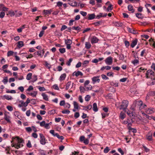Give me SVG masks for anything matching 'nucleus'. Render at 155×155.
Returning <instances> with one entry per match:
<instances>
[{"label":"nucleus","instance_id":"f257e3e1","mask_svg":"<svg viewBox=\"0 0 155 155\" xmlns=\"http://www.w3.org/2000/svg\"><path fill=\"white\" fill-rule=\"evenodd\" d=\"M154 73L152 70H148L146 74L147 78H151L152 80H155Z\"/></svg>","mask_w":155,"mask_h":155},{"label":"nucleus","instance_id":"f03ea898","mask_svg":"<svg viewBox=\"0 0 155 155\" xmlns=\"http://www.w3.org/2000/svg\"><path fill=\"white\" fill-rule=\"evenodd\" d=\"M143 104V102L142 101H137L135 100L131 108L133 111H135L136 110L135 107H136V104H137L139 107L140 106L142 105Z\"/></svg>","mask_w":155,"mask_h":155},{"label":"nucleus","instance_id":"7ed1b4c3","mask_svg":"<svg viewBox=\"0 0 155 155\" xmlns=\"http://www.w3.org/2000/svg\"><path fill=\"white\" fill-rule=\"evenodd\" d=\"M129 104L128 101L127 100H123L122 102V104L120 106V109H123L125 110Z\"/></svg>","mask_w":155,"mask_h":155},{"label":"nucleus","instance_id":"20e7f679","mask_svg":"<svg viewBox=\"0 0 155 155\" xmlns=\"http://www.w3.org/2000/svg\"><path fill=\"white\" fill-rule=\"evenodd\" d=\"M113 58L111 56H109L107 58L104 60L105 63L108 65H111L113 63Z\"/></svg>","mask_w":155,"mask_h":155},{"label":"nucleus","instance_id":"39448f33","mask_svg":"<svg viewBox=\"0 0 155 155\" xmlns=\"http://www.w3.org/2000/svg\"><path fill=\"white\" fill-rule=\"evenodd\" d=\"M39 135L41 139L40 140L41 144L43 145H45L46 142L44 136L42 134H40Z\"/></svg>","mask_w":155,"mask_h":155},{"label":"nucleus","instance_id":"423d86ee","mask_svg":"<svg viewBox=\"0 0 155 155\" xmlns=\"http://www.w3.org/2000/svg\"><path fill=\"white\" fill-rule=\"evenodd\" d=\"M99 76L94 77L92 78V83L94 84L96 83H99L100 81V79H99Z\"/></svg>","mask_w":155,"mask_h":155},{"label":"nucleus","instance_id":"0eeeda50","mask_svg":"<svg viewBox=\"0 0 155 155\" xmlns=\"http://www.w3.org/2000/svg\"><path fill=\"white\" fill-rule=\"evenodd\" d=\"M99 41V40L96 36H93L91 39V42L92 44L97 43Z\"/></svg>","mask_w":155,"mask_h":155},{"label":"nucleus","instance_id":"6e6552de","mask_svg":"<svg viewBox=\"0 0 155 155\" xmlns=\"http://www.w3.org/2000/svg\"><path fill=\"white\" fill-rule=\"evenodd\" d=\"M45 53V51L44 50H42V51H37V52H35L34 53L35 54H37L39 56H40L41 57H42L43 54H44Z\"/></svg>","mask_w":155,"mask_h":155},{"label":"nucleus","instance_id":"1a4fd4ad","mask_svg":"<svg viewBox=\"0 0 155 155\" xmlns=\"http://www.w3.org/2000/svg\"><path fill=\"white\" fill-rule=\"evenodd\" d=\"M12 138L16 139L17 140H18V143L23 144L24 143V141L23 140L22 138H20L18 137H16L15 138L13 137Z\"/></svg>","mask_w":155,"mask_h":155},{"label":"nucleus","instance_id":"9d476101","mask_svg":"<svg viewBox=\"0 0 155 155\" xmlns=\"http://www.w3.org/2000/svg\"><path fill=\"white\" fill-rule=\"evenodd\" d=\"M83 75V73L79 71H78L77 72H74L73 74V76L75 75L77 77L79 75L82 76Z\"/></svg>","mask_w":155,"mask_h":155},{"label":"nucleus","instance_id":"9b49d317","mask_svg":"<svg viewBox=\"0 0 155 155\" xmlns=\"http://www.w3.org/2000/svg\"><path fill=\"white\" fill-rule=\"evenodd\" d=\"M87 15L88 16V20L93 19L95 17V15L94 14H88Z\"/></svg>","mask_w":155,"mask_h":155},{"label":"nucleus","instance_id":"f8f14e48","mask_svg":"<svg viewBox=\"0 0 155 155\" xmlns=\"http://www.w3.org/2000/svg\"><path fill=\"white\" fill-rule=\"evenodd\" d=\"M107 13H105L104 15H103V13H100L98 15L96 16V18L99 19L101 17H105L107 16Z\"/></svg>","mask_w":155,"mask_h":155},{"label":"nucleus","instance_id":"ddd939ff","mask_svg":"<svg viewBox=\"0 0 155 155\" xmlns=\"http://www.w3.org/2000/svg\"><path fill=\"white\" fill-rule=\"evenodd\" d=\"M152 134L150 132L148 133V134L147 135V139L149 141L152 140Z\"/></svg>","mask_w":155,"mask_h":155},{"label":"nucleus","instance_id":"4468645a","mask_svg":"<svg viewBox=\"0 0 155 155\" xmlns=\"http://www.w3.org/2000/svg\"><path fill=\"white\" fill-rule=\"evenodd\" d=\"M137 39H135L133 40L131 44V46L132 48H134L135 46L137 45Z\"/></svg>","mask_w":155,"mask_h":155},{"label":"nucleus","instance_id":"2eb2a0df","mask_svg":"<svg viewBox=\"0 0 155 155\" xmlns=\"http://www.w3.org/2000/svg\"><path fill=\"white\" fill-rule=\"evenodd\" d=\"M127 30L129 32L133 34H136L137 33L136 30L134 29H131L130 28H128Z\"/></svg>","mask_w":155,"mask_h":155},{"label":"nucleus","instance_id":"dca6fc26","mask_svg":"<svg viewBox=\"0 0 155 155\" xmlns=\"http://www.w3.org/2000/svg\"><path fill=\"white\" fill-rule=\"evenodd\" d=\"M52 12V10L51 9L47 10H44L43 11V14L47 15L48 14H50Z\"/></svg>","mask_w":155,"mask_h":155},{"label":"nucleus","instance_id":"f3484780","mask_svg":"<svg viewBox=\"0 0 155 155\" xmlns=\"http://www.w3.org/2000/svg\"><path fill=\"white\" fill-rule=\"evenodd\" d=\"M126 116V115L122 111L120 113L119 117L122 120H123Z\"/></svg>","mask_w":155,"mask_h":155},{"label":"nucleus","instance_id":"a211bd4d","mask_svg":"<svg viewBox=\"0 0 155 155\" xmlns=\"http://www.w3.org/2000/svg\"><path fill=\"white\" fill-rule=\"evenodd\" d=\"M128 9L129 11H131L132 13L134 12V10L133 8V7L132 5H129L128 6Z\"/></svg>","mask_w":155,"mask_h":155},{"label":"nucleus","instance_id":"6ab92c4d","mask_svg":"<svg viewBox=\"0 0 155 155\" xmlns=\"http://www.w3.org/2000/svg\"><path fill=\"white\" fill-rule=\"evenodd\" d=\"M93 110L95 112L98 111L97 104L95 103H94L93 104Z\"/></svg>","mask_w":155,"mask_h":155},{"label":"nucleus","instance_id":"aec40b11","mask_svg":"<svg viewBox=\"0 0 155 155\" xmlns=\"http://www.w3.org/2000/svg\"><path fill=\"white\" fill-rule=\"evenodd\" d=\"M84 108V110H90L92 108V106L91 105H88L87 106H82Z\"/></svg>","mask_w":155,"mask_h":155},{"label":"nucleus","instance_id":"412c9836","mask_svg":"<svg viewBox=\"0 0 155 155\" xmlns=\"http://www.w3.org/2000/svg\"><path fill=\"white\" fill-rule=\"evenodd\" d=\"M41 95L43 97V99L46 101H48V95L45 93H43L41 94Z\"/></svg>","mask_w":155,"mask_h":155},{"label":"nucleus","instance_id":"4be33fe9","mask_svg":"<svg viewBox=\"0 0 155 155\" xmlns=\"http://www.w3.org/2000/svg\"><path fill=\"white\" fill-rule=\"evenodd\" d=\"M146 112L148 114H151L154 112V111L153 109H148L146 110Z\"/></svg>","mask_w":155,"mask_h":155},{"label":"nucleus","instance_id":"5701e85b","mask_svg":"<svg viewBox=\"0 0 155 155\" xmlns=\"http://www.w3.org/2000/svg\"><path fill=\"white\" fill-rule=\"evenodd\" d=\"M24 46L23 42L22 41H19L18 42L17 47L21 48Z\"/></svg>","mask_w":155,"mask_h":155},{"label":"nucleus","instance_id":"b1692460","mask_svg":"<svg viewBox=\"0 0 155 155\" xmlns=\"http://www.w3.org/2000/svg\"><path fill=\"white\" fill-rule=\"evenodd\" d=\"M65 44L66 45H71L72 43V41L70 39L65 40L64 41Z\"/></svg>","mask_w":155,"mask_h":155},{"label":"nucleus","instance_id":"393cba45","mask_svg":"<svg viewBox=\"0 0 155 155\" xmlns=\"http://www.w3.org/2000/svg\"><path fill=\"white\" fill-rule=\"evenodd\" d=\"M73 105L74 109H78L79 108L78 104L76 101L73 102Z\"/></svg>","mask_w":155,"mask_h":155},{"label":"nucleus","instance_id":"a878e982","mask_svg":"<svg viewBox=\"0 0 155 155\" xmlns=\"http://www.w3.org/2000/svg\"><path fill=\"white\" fill-rule=\"evenodd\" d=\"M113 9V5L111 4H110L107 9V12H110Z\"/></svg>","mask_w":155,"mask_h":155},{"label":"nucleus","instance_id":"bb28decb","mask_svg":"<svg viewBox=\"0 0 155 155\" xmlns=\"http://www.w3.org/2000/svg\"><path fill=\"white\" fill-rule=\"evenodd\" d=\"M15 148L17 149H18L19 148L22 147L23 146V144L19 143H15Z\"/></svg>","mask_w":155,"mask_h":155},{"label":"nucleus","instance_id":"cd10ccee","mask_svg":"<svg viewBox=\"0 0 155 155\" xmlns=\"http://www.w3.org/2000/svg\"><path fill=\"white\" fill-rule=\"evenodd\" d=\"M37 93L36 91H34L33 92L29 93L28 94L29 95H31L33 97H36L37 94Z\"/></svg>","mask_w":155,"mask_h":155},{"label":"nucleus","instance_id":"c85d7f7f","mask_svg":"<svg viewBox=\"0 0 155 155\" xmlns=\"http://www.w3.org/2000/svg\"><path fill=\"white\" fill-rule=\"evenodd\" d=\"M85 47L87 49H89L91 47V45L89 42H86L85 43Z\"/></svg>","mask_w":155,"mask_h":155},{"label":"nucleus","instance_id":"c756f323","mask_svg":"<svg viewBox=\"0 0 155 155\" xmlns=\"http://www.w3.org/2000/svg\"><path fill=\"white\" fill-rule=\"evenodd\" d=\"M66 77V74L65 73H64L61 74L60 78V80H64Z\"/></svg>","mask_w":155,"mask_h":155},{"label":"nucleus","instance_id":"7c9ffc66","mask_svg":"<svg viewBox=\"0 0 155 155\" xmlns=\"http://www.w3.org/2000/svg\"><path fill=\"white\" fill-rule=\"evenodd\" d=\"M79 89L81 93H84L85 91H86L85 87L81 86L80 87Z\"/></svg>","mask_w":155,"mask_h":155},{"label":"nucleus","instance_id":"2f4dec72","mask_svg":"<svg viewBox=\"0 0 155 155\" xmlns=\"http://www.w3.org/2000/svg\"><path fill=\"white\" fill-rule=\"evenodd\" d=\"M4 97L8 100H11L12 99L11 96L8 95H5L4 96Z\"/></svg>","mask_w":155,"mask_h":155},{"label":"nucleus","instance_id":"473e14b6","mask_svg":"<svg viewBox=\"0 0 155 155\" xmlns=\"http://www.w3.org/2000/svg\"><path fill=\"white\" fill-rule=\"evenodd\" d=\"M86 89V91H88L89 90H92V87L91 85H89L88 86H86V87H84Z\"/></svg>","mask_w":155,"mask_h":155},{"label":"nucleus","instance_id":"72a5a7b5","mask_svg":"<svg viewBox=\"0 0 155 155\" xmlns=\"http://www.w3.org/2000/svg\"><path fill=\"white\" fill-rule=\"evenodd\" d=\"M30 99H29V98H28L27 99V100L26 101V102H25L24 105L25 106V107L26 106H28V104L29 103H30Z\"/></svg>","mask_w":155,"mask_h":155},{"label":"nucleus","instance_id":"f704fd0d","mask_svg":"<svg viewBox=\"0 0 155 155\" xmlns=\"http://www.w3.org/2000/svg\"><path fill=\"white\" fill-rule=\"evenodd\" d=\"M32 75V73H29L27 75L26 79L28 80H30L31 78Z\"/></svg>","mask_w":155,"mask_h":155},{"label":"nucleus","instance_id":"c9c22d12","mask_svg":"<svg viewBox=\"0 0 155 155\" xmlns=\"http://www.w3.org/2000/svg\"><path fill=\"white\" fill-rule=\"evenodd\" d=\"M136 16L139 18H143V16L142 15L141 13H137L136 14Z\"/></svg>","mask_w":155,"mask_h":155},{"label":"nucleus","instance_id":"e433bc0d","mask_svg":"<svg viewBox=\"0 0 155 155\" xmlns=\"http://www.w3.org/2000/svg\"><path fill=\"white\" fill-rule=\"evenodd\" d=\"M89 61H88L86 60L84 61L82 63V66L83 67H85L87 66V64H88Z\"/></svg>","mask_w":155,"mask_h":155},{"label":"nucleus","instance_id":"4c0bfd02","mask_svg":"<svg viewBox=\"0 0 155 155\" xmlns=\"http://www.w3.org/2000/svg\"><path fill=\"white\" fill-rule=\"evenodd\" d=\"M61 112L62 114H69L70 113V110H62L61 111Z\"/></svg>","mask_w":155,"mask_h":155},{"label":"nucleus","instance_id":"58836bf2","mask_svg":"<svg viewBox=\"0 0 155 155\" xmlns=\"http://www.w3.org/2000/svg\"><path fill=\"white\" fill-rule=\"evenodd\" d=\"M68 4L71 6L74 7L77 6V3L76 2H74V3H68Z\"/></svg>","mask_w":155,"mask_h":155},{"label":"nucleus","instance_id":"ea45409f","mask_svg":"<svg viewBox=\"0 0 155 155\" xmlns=\"http://www.w3.org/2000/svg\"><path fill=\"white\" fill-rule=\"evenodd\" d=\"M60 52L61 53L63 54L65 52V49L64 48H60L59 49Z\"/></svg>","mask_w":155,"mask_h":155},{"label":"nucleus","instance_id":"a19ab883","mask_svg":"<svg viewBox=\"0 0 155 155\" xmlns=\"http://www.w3.org/2000/svg\"><path fill=\"white\" fill-rule=\"evenodd\" d=\"M71 84V82L69 81L67 83L66 85V89L68 90L69 88V87Z\"/></svg>","mask_w":155,"mask_h":155},{"label":"nucleus","instance_id":"79ce46f5","mask_svg":"<svg viewBox=\"0 0 155 155\" xmlns=\"http://www.w3.org/2000/svg\"><path fill=\"white\" fill-rule=\"evenodd\" d=\"M101 21H98L96 22L92 23L93 25H95L96 26H98L101 25Z\"/></svg>","mask_w":155,"mask_h":155},{"label":"nucleus","instance_id":"37998d69","mask_svg":"<svg viewBox=\"0 0 155 155\" xmlns=\"http://www.w3.org/2000/svg\"><path fill=\"white\" fill-rule=\"evenodd\" d=\"M127 114L130 117L133 116L134 114L133 112H131L130 110H128L127 112Z\"/></svg>","mask_w":155,"mask_h":155},{"label":"nucleus","instance_id":"c03bdc74","mask_svg":"<svg viewBox=\"0 0 155 155\" xmlns=\"http://www.w3.org/2000/svg\"><path fill=\"white\" fill-rule=\"evenodd\" d=\"M14 53V52H13L12 51H9L7 53V56L8 57L11 56V55H12Z\"/></svg>","mask_w":155,"mask_h":155},{"label":"nucleus","instance_id":"a18cd8bd","mask_svg":"<svg viewBox=\"0 0 155 155\" xmlns=\"http://www.w3.org/2000/svg\"><path fill=\"white\" fill-rule=\"evenodd\" d=\"M72 29L77 31H80L81 29V28L79 26L73 27L72 28Z\"/></svg>","mask_w":155,"mask_h":155},{"label":"nucleus","instance_id":"49530a36","mask_svg":"<svg viewBox=\"0 0 155 155\" xmlns=\"http://www.w3.org/2000/svg\"><path fill=\"white\" fill-rule=\"evenodd\" d=\"M2 82L5 84H6L8 82V79L7 77H5L2 81Z\"/></svg>","mask_w":155,"mask_h":155},{"label":"nucleus","instance_id":"de8ad7c7","mask_svg":"<svg viewBox=\"0 0 155 155\" xmlns=\"http://www.w3.org/2000/svg\"><path fill=\"white\" fill-rule=\"evenodd\" d=\"M147 106L145 104H142V105H141V106H140V107H139V109L141 110L145 108Z\"/></svg>","mask_w":155,"mask_h":155},{"label":"nucleus","instance_id":"09e8293b","mask_svg":"<svg viewBox=\"0 0 155 155\" xmlns=\"http://www.w3.org/2000/svg\"><path fill=\"white\" fill-rule=\"evenodd\" d=\"M90 96L89 95H87L85 97V101H89L90 99Z\"/></svg>","mask_w":155,"mask_h":155},{"label":"nucleus","instance_id":"8fccbe9b","mask_svg":"<svg viewBox=\"0 0 155 155\" xmlns=\"http://www.w3.org/2000/svg\"><path fill=\"white\" fill-rule=\"evenodd\" d=\"M20 102L21 103L20 104H19L18 106L19 107H21L23 106H24L25 107L24 104L25 102H24L23 101H20Z\"/></svg>","mask_w":155,"mask_h":155},{"label":"nucleus","instance_id":"3c124183","mask_svg":"<svg viewBox=\"0 0 155 155\" xmlns=\"http://www.w3.org/2000/svg\"><path fill=\"white\" fill-rule=\"evenodd\" d=\"M63 3L59 1L57 3V6L60 7L62 6Z\"/></svg>","mask_w":155,"mask_h":155},{"label":"nucleus","instance_id":"603ef678","mask_svg":"<svg viewBox=\"0 0 155 155\" xmlns=\"http://www.w3.org/2000/svg\"><path fill=\"white\" fill-rule=\"evenodd\" d=\"M125 45L127 48H128L130 45L129 42L127 41H124Z\"/></svg>","mask_w":155,"mask_h":155},{"label":"nucleus","instance_id":"864d4df0","mask_svg":"<svg viewBox=\"0 0 155 155\" xmlns=\"http://www.w3.org/2000/svg\"><path fill=\"white\" fill-rule=\"evenodd\" d=\"M5 15V13L3 12H2L0 13V18H3Z\"/></svg>","mask_w":155,"mask_h":155},{"label":"nucleus","instance_id":"5fc2aeb1","mask_svg":"<svg viewBox=\"0 0 155 155\" xmlns=\"http://www.w3.org/2000/svg\"><path fill=\"white\" fill-rule=\"evenodd\" d=\"M114 73L112 72H108L107 74V76L112 77H113L114 76Z\"/></svg>","mask_w":155,"mask_h":155},{"label":"nucleus","instance_id":"6e6d98bb","mask_svg":"<svg viewBox=\"0 0 155 155\" xmlns=\"http://www.w3.org/2000/svg\"><path fill=\"white\" fill-rule=\"evenodd\" d=\"M110 150V149L109 148V147H107L104 150V152L105 153H108L109 151Z\"/></svg>","mask_w":155,"mask_h":155},{"label":"nucleus","instance_id":"4d7b16f0","mask_svg":"<svg viewBox=\"0 0 155 155\" xmlns=\"http://www.w3.org/2000/svg\"><path fill=\"white\" fill-rule=\"evenodd\" d=\"M80 13L83 16H85L87 15V13L86 12L82 11H80Z\"/></svg>","mask_w":155,"mask_h":155},{"label":"nucleus","instance_id":"13d9d810","mask_svg":"<svg viewBox=\"0 0 155 155\" xmlns=\"http://www.w3.org/2000/svg\"><path fill=\"white\" fill-rule=\"evenodd\" d=\"M34 89V88L33 87L31 86H29L28 88L27 89V91H30L31 90H33Z\"/></svg>","mask_w":155,"mask_h":155},{"label":"nucleus","instance_id":"bf43d9fd","mask_svg":"<svg viewBox=\"0 0 155 155\" xmlns=\"http://www.w3.org/2000/svg\"><path fill=\"white\" fill-rule=\"evenodd\" d=\"M138 62H139V61L137 60V59L134 60L132 61V63L134 65L138 64Z\"/></svg>","mask_w":155,"mask_h":155},{"label":"nucleus","instance_id":"052dcab7","mask_svg":"<svg viewBox=\"0 0 155 155\" xmlns=\"http://www.w3.org/2000/svg\"><path fill=\"white\" fill-rule=\"evenodd\" d=\"M7 108L8 110L10 111H12L13 110L12 107L10 106H7Z\"/></svg>","mask_w":155,"mask_h":155},{"label":"nucleus","instance_id":"680f3d73","mask_svg":"<svg viewBox=\"0 0 155 155\" xmlns=\"http://www.w3.org/2000/svg\"><path fill=\"white\" fill-rule=\"evenodd\" d=\"M72 61V59L71 58H70L69 61L66 63V64L68 66H70L71 65V63Z\"/></svg>","mask_w":155,"mask_h":155},{"label":"nucleus","instance_id":"e2e57ef3","mask_svg":"<svg viewBox=\"0 0 155 155\" xmlns=\"http://www.w3.org/2000/svg\"><path fill=\"white\" fill-rule=\"evenodd\" d=\"M90 83V81L88 80L86 81L84 83V87H86Z\"/></svg>","mask_w":155,"mask_h":155},{"label":"nucleus","instance_id":"0e129e2a","mask_svg":"<svg viewBox=\"0 0 155 155\" xmlns=\"http://www.w3.org/2000/svg\"><path fill=\"white\" fill-rule=\"evenodd\" d=\"M71 105L70 104L68 103H66L64 105V107L65 108H69L70 107Z\"/></svg>","mask_w":155,"mask_h":155},{"label":"nucleus","instance_id":"69168bd1","mask_svg":"<svg viewBox=\"0 0 155 155\" xmlns=\"http://www.w3.org/2000/svg\"><path fill=\"white\" fill-rule=\"evenodd\" d=\"M84 143L85 144H88L89 142V140L88 139H84V140L83 141Z\"/></svg>","mask_w":155,"mask_h":155},{"label":"nucleus","instance_id":"338daca9","mask_svg":"<svg viewBox=\"0 0 155 155\" xmlns=\"http://www.w3.org/2000/svg\"><path fill=\"white\" fill-rule=\"evenodd\" d=\"M85 137L84 136H81L80 137L79 140L80 141L83 142L84 140Z\"/></svg>","mask_w":155,"mask_h":155},{"label":"nucleus","instance_id":"774afa93","mask_svg":"<svg viewBox=\"0 0 155 155\" xmlns=\"http://www.w3.org/2000/svg\"><path fill=\"white\" fill-rule=\"evenodd\" d=\"M67 28V26L65 25H63L62 26L61 28V31H63V30Z\"/></svg>","mask_w":155,"mask_h":155}]
</instances>
